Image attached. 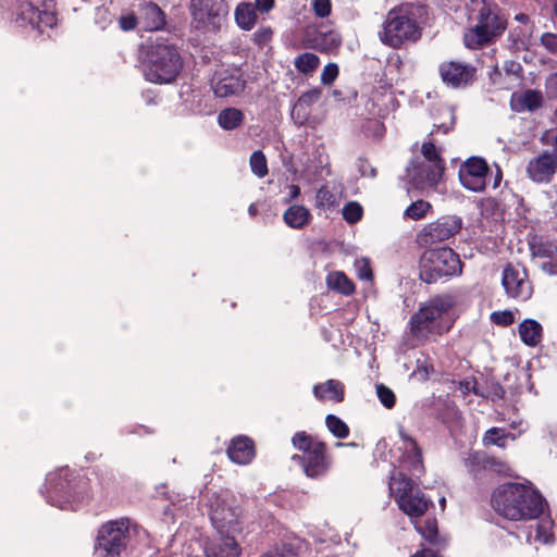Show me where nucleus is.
Listing matches in <instances>:
<instances>
[{
    "instance_id": "obj_28",
    "label": "nucleus",
    "mask_w": 557,
    "mask_h": 557,
    "mask_svg": "<svg viewBox=\"0 0 557 557\" xmlns=\"http://www.w3.org/2000/svg\"><path fill=\"white\" fill-rule=\"evenodd\" d=\"M531 255L534 258L557 259V245L552 242L543 240V239H534L530 244Z\"/></svg>"
},
{
    "instance_id": "obj_36",
    "label": "nucleus",
    "mask_w": 557,
    "mask_h": 557,
    "mask_svg": "<svg viewBox=\"0 0 557 557\" xmlns=\"http://www.w3.org/2000/svg\"><path fill=\"white\" fill-rule=\"evenodd\" d=\"M326 425L329 430L338 438H345L348 435V426L336 416L329 414L326 417Z\"/></svg>"
},
{
    "instance_id": "obj_43",
    "label": "nucleus",
    "mask_w": 557,
    "mask_h": 557,
    "mask_svg": "<svg viewBox=\"0 0 557 557\" xmlns=\"http://www.w3.org/2000/svg\"><path fill=\"white\" fill-rule=\"evenodd\" d=\"M423 537L430 543H436L437 524L434 520H425L423 527L419 528Z\"/></svg>"
},
{
    "instance_id": "obj_18",
    "label": "nucleus",
    "mask_w": 557,
    "mask_h": 557,
    "mask_svg": "<svg viewBox=\"0 0 557 557\" xmlns=\"http://www.w3.org/2000/svg\"><path fill=\"white\" fill-rule=\"evenodd\" d=\"M242 548L234 535L219 534L206 547L207 557H240Z\"/></svg>"
},
{
    "instance_id": "obj_15",
    "label": "nucleus",
    "mask_w": 557,
    "mask_h": 557,
    "mask_svg": "<svg viewBox=\"0 0 557 557\" xmlns=\"http://www.w3.org/2000/svg\"><path fill=\"white\" fill-rule=\"evenodd\" d=\"M22 15L39 32L47 27H52L57 23L55 15L50 11V7L41 0H29L22 10Z\"/></svg>"
},
{
    "instance_id": "obj_12",
    "label": "nucleus",
    "mask_w": 557,
    "mask_h": 557,
    "mask_svg": "<svg viewBox=\"0 0 557 557\" xmlns=\"http://www.w3.org/2000/svg\"><path fill=\"white\" fill-rule=\"evenodd\" d=\"M461 220L457 216L443 218L425 225L417 235L416 242L421 247H428L448 239L461 230Z\"/></svg>"
},
{
    "instance_id": "obj_5",
    "label": "nucleus",
    "mask_w": 557,
    "mask_h": 557,
    "mask_svg": "<svg viewBox=\"0 0 557 557\" xmlns=\"http://www.w3.org/2000/svg\"><path fill=\"white\" fill-rule=\"evenodd\" d=\"M190 27L201 34L218 33L228 14L226 0H190Z\"/></svg>"
},
{
    "instance_id": "obj_34",
    "label": "nucleus",
    "mask_w": 557,
    "mask_h": 557,
    "mask_svg": "<svg viewBox=\"0 0 557 557\" xmlns=\"http://www.w3.org/2000/svg\"><path fill=\"white\" fill-rule=\"evenodd\" d=\"M249 164L258 177H264L268 174L267 159L261 150H257L250 156Z\"/></svg>"
},
{
    "instance_id": "obj_11",
    "label": "nucleus",
    "mask_w": 557,
    "mask_h": 557,
    "mask_svg": "<svg viewBox=\"0 0 557 557\" xmlns=\"http://www.w3.org/2000/svg\"><path fill=\"white\" fill-rule=\"evenodd\" d=\"M240 509L233 500L220 495L211 503V521L219 534H234L240 531Z\"/></svg>"
},
{
    "instance_id": "obj_22",
    "label": "nucleus",
    "mask_w": 557,
    "mask_h": 557,
    "mask_svg": "<svg viewBox=\"0 0 557 557\" xmlns=\"http://www.w3.org/2000/svg\"><path fill=\"white\" fill-rule=\"evenodd\" d=\"M228 457L236 463L246 465L255 456L253 443L246 436H239L232 441L227 448Z\"/></svg>"
},
{
    "instance_id": "obj_6",
    "label": "nucleus",
    "mask_w": 557,
    "mask_h": 557,
    "mask_svg": "<svg viewBox=\"0 0 557 557\" xmlns=\"http://www.w3.org/2000/svg\"><path fill=\"white\" fill-rule=\"evenodd\" d=\"M505 29V20L490 7L483 5L479 12L478 23L465 33V45L470 49H479L491 44Z\"/></svg>"
},
{
    "instance_id": "obj_37",
    "label": "nucleus",
    "mask_w": 557,
    "mask_h": 557,
    "mask_svg": "<svg viewBox=\"0 0 557 557\" xmlns=\"http://www.w3.org/2000/svg\"><path fill=\"white\" fill-rule=\"evenodd\" d=\"M299 548L300 543L298 545L293 543H282L268 553H272L274 557H298Z\"/></svg>"
},
{
    "instance_id": "obj_46",
    "label": "nucleus",
    "mask_w": 557,
    "mask_h": 557,
    "mask_svg": "<svg viewBox=\"0 0 557 557\" xmlns=\"http://www.w3.org/2000/svg\"><path fill=\"white\" fill-rule=\"evenodd\" d=\"M338 75V66L334 63H329L321 74V81L325 85L332 84Z\"/></svg>"
},
{
    "instance_id": "obj_42",
    "label": "nucleus",
    "mask_w": 557,
    "mask_h": 557,
    "mask_svg": "<svg viewBox=\"0 0 557 557\" xmlns=\"http://www.w3.org/2000/svg\"><path fill=\"white\" fill-rule=\"evenodd\" d=\"M376 393H377V396H379L381 403L386 408H392L395 405V395H394L393 391L389 389L388 387H386L385 385H383V384L377 385Z\"/></svg>"
},
{
    "instance_id": "obj_51",
    "label": "nucleus",
    "mask_w": 557,
    "mask_h": 557,
    "mask_svg": "<svg viewBox=\"0 0 557 557\" xmlns=\"http://www.w3.org/2000/svg\"><path fill=\"white\" fill-rule=\"evenodd\" d=\"M541 42L549 52L557 55V35L546 33L541 37Z\"/></svg>"
},
{
    "instance_id": "obj_13",
    "label": "nucleus",
    "mask_w": 557,
    "mask_h": 557,
    "mask_svg": "<svg viewBox=\"0 0 557 557\" xmlns=\"http://www.w3.org/2000/svg\"><path fill=\"white\" fill-rule=\"evenodd\" d=\"M490 166L483 158L470 157L459 169V178L463 187L472 191H483L486 187Z\"/></svg>"
},
{
    "instance_id": "obj_41",
    "label": "nucleus",
    "mask_w": 557,
    "mask_h": 557,
    "mask_svg": "<svg viewBox=\"0 0 557 557\" xmlns=\"http://www.w3.org/2000/svg\"><path fill=\"white\" fill-rule=\"evenodd\" d=\"M521 103L529 110L536 109L542 104V96L539 91L528 90L521 97Z\"/></svg>"
},
{
    "instance_id": "obj_26",
    "label": "nucleus",
    "mask_w": 557,
    "mask_h": 557,
    "mask_svg": "<svg viewBox=\"0 0 557 557\" xmlns=\"http://www.w3.org/2000/svg\"><path fill=\"white\" fill-rule=\"evenodd\" d=\"M311 214L304 206H292L284 213L285 223L294 228H301L310 221Z\"/></svg>"
},
{
    "instance_id": "obj_44",
    "label": "nucleus",
    "mask_w": 557,
    "mask_h": 557,
    "mask_svg": "<svg viewBox=\"0 0 557 557\" xmlns=\"http://www.w3.org/2000/svg\"><path fill=\"white\" fill-rule=\"evenodd\" d=\"M320 98V91L319 90H311L306 94H304L299 99L297 104L295 106L294 110L301 109L304 107H309L313 102L318 101ZM295 111H293L294 113Z\"/></svg>"
},
{
    "instance_id": "obj_39",
    "label": "nucleus",
    "mask_w": 557,
    "mask_h": 557,
    "mask_svg": "<svg viewBox=\"0 0 557 557\" xmlns=\"http://www.w3.org/2000/svg\"><path fill=\"white\" fill-rule=\"evenodd\" d=\"M343 216L348 223H356L362 216V208L357 202H349L343 209Z\"/></svg>"
},
{
    "instance_id": "obj_53",
    "label": "nucleus",
    "mask_w": 557,
    "mask_h": 557,
    "mask_svg": "<svg viewBox=\"0 0 557 557\" xmlns=\"http://www.w3.org/2000/svg\"><path fill=\"white\" fill-rule=\"evenodd\" d=\"M274 0H256V7L261 12H268L273 8Z\"/></svg>"
},
{
    "instance_id": "obj_2",
    "label": "nucleus",
    "mask_w": 557,
    "mask_h": 557,
    "mask_svg": "<svg viewBox=\"0 0 557 557\" xmlns=\"http://www.w3.org/2000/svg\"><path fill=\"white\" fill-rule=\"evenodd\" d=\"M145 63L146 78L159 84H169L175 81L183 67V60L176 47L161 41L148 47Z\"/></svg>"
},
{
    "instance_id": "obj_14",
    "label": "nucleus",
    "mask_w": 557,
    "mask_h": 557,
    "mask_svg": "<svg viewBox=\"0 0 557 557\" xmlns=\"http://www.w3.org/2000/svg\"><path fill=\"white\" fill-rule=\"evenodd\" d=\"M528 176L535 183H548L557 173V156L544 151L527 165Z\"/></svg>"
},
{
    "instance_id": "obj_1",
    "label": "nucleus",
    "mask_w": 557,
    "mask_h": 557,
    "mask_svg": "<svg viewBox=\"0 0 557 557\" xmlns=\"http://www.w3.org/2000/svg\"><path fill=\"white\" fill-rule=\"evenodd\" d=\"M492 504L496 512L515 521L536 518L543 511L541 495L520 483L499 486L493 493Z\"/></svg>"
},
{
    "instance_id": "obj_21",
    "label": "nucleus",
    "mask_w": 557,
    "mask_h": 557,
    "mask_svg": "<svg viewBox=\"0 0 557 557\" xmlns=\"http://www.w3.org/2000/svg\"><path fill=\"white\" fill-rule=\"evenodd\" d=\"M139 24L145 30H157L164 26L165 15L156 3L146 2L140 5Z\"/></svg>"
},
{
    "instance_id": "obj_59",
    "label": "nucleus",
    "mask_w": 557,
    "mask_h": 557,
    "mask_svg": "<svg viewBox=\"0 0 557 557\" xmlns=\"http://www.w3.org/2000/svg\"><path fill=\"white\" fill-rule=\"evenodd\" d=\"M249 211L251 214H256L257 209L253 206H250Z\"/></svg>"
},
{
    "instance_id": "obj_3",
    "label": "nucleus",
    "mask_w": 557,
    "mask_h": 557,
    "mask_svg": "<svg viewBox=\"0 0 557 557\" xmlns=\"http://www.w3.org/2000/svg\"><path fill=\"white\" fill-rule=\"evenodd\" d=\"M419 269L420 278L432 284L443 276L459 273L461 263L458 255L450 248L431 249L421 256Z\"/></svg>"
},
{
    "instance_id": "obj_31",
    "label": "nucleus",
    "mask_w": 557,
    "mask_h": 557,
    "mask_svg": "<svg viewBox=\"0 0 557 557\" xmlns=\"http://www.w3.org/2000/svg\"><path fill=\"white\" fill-rule=\"evenodd\" d=\"M532 537L534 539L535 542H539L541 544H548L553 542L554 535L552 532V521L542 520L537 522L534 535L530 533L528 536V541L531 542Z\"/></svg>"
},
{
    "instance_id": "obj_27",
    "label": "nucleus",
    "mask_w": 557,
    "mask_h": 557,
    "mask_svg": "<svg viewBox=\"0 0 557 557\" xmlns=\"http://www.w3.org/2000/svg\"><path fill=\"white\" fill-rule=\"evenodd\" d=\"M243 122L244 113L236 108H226L218 115L219 125L226 131L237 128Z\"/></svg>"
},
{
    "instance_id": "obj_29",
    "label": "nucleus",
    "mask_w": 557,
    "mask_h": 557,
    "mask_svg": "<svg viewBox=\"0 0 557 557\" xmlns=\"http://www.w3.org/2000/svg\"><path fill=\"white\" fill-rule=\"evenodd\" d=\"M256 12L250 3L243 2L238 4L235 11V20L243 29H251L256 23Z\"/></svg>"
},
{
    "instance_id": "obj_10",
    "label": "nucleus",
    "mask_w": 557,
    "mask_h": 557,
    "mask_svg": "<svg viewBox=\"0 0 557 557\" xmlns=\"http://www.w3.org/2000/svg\"><path fill=\"white\" fill-rule=\"evenodd\" d=\"M454 306L450 296H437L431 299L411 318V332L417 337H426L433 330L434 322Z\"/></svg>"
},
{
    "instance_id": "obj_58",
    "label": "nucleus",
    "mask_w": 557,
    "mask_h": 557,
    "mask_svg": "<svg viewBox=\"0 0 557 557\" xmlns=\"http://www.w3.org/2000/svg\"><path fill=\"white\" fill-rule=\"evenodd\" d=\"M516 20H518L522 23H527L529 21V17L527 14L520 13L516 16Z\"/></svg>"
},
{
    "instance_id": "obj_33",
    "label": "nucleus",
    "mask_w": 557,
    "mask_h": 557,
    "mask_svg": "<svg viewBox=\"0 0 557 557\" xmlns=\"http://www.w3.org/2000/svg\"><path fill=\"white\" fill-rule=\"evenodd\" d=\"M319 65V58L313 53H302L296 61L295 66L301 73H310L314 71Z\"/></svg>"
},
{
    "instance_id": "obj_16",
    "label": "nucleus",
    "mask_w": 557,
    "mask_h": 557,
    "mask_svg": "<svg viewBox=\"0 0 557 557\" xmlns=\"http://www.w3.org/2000/svg\"><path fill=\"white\" fill-rule=\"evenodd\" d=\"M503 285L507 294L513 298L527 299L531 295L527 273L511 264H508L504 270Z\"/></svg>"
},
{
    "instance_id": "obj_35",
    "label": "nucleus",
    "mask_w": 557,
    "mask_h": 557,
    "mask_svg": "<svg viewBox=\"0 0 557 557\" xmlns=\"http://www.w3.org/2000/svg\"><path fill=\"white\" fill-rule=\"evenodd\" d=\"M431 209V205L424 200H417L412 202L405 211V215L412 220H419L425 216Z\"/></svg>"
},
{
    "instance_id": "obj_17",
    "label": "nucleus",
    "mask_w": 557,
    "mask_h": 557,
    "mask_svg": "<svg viewBox=\"0 0 557 557\" xmlns=\"http://www.w3.org/2000/svg\"><path fill=\"white\" fill-rule=\"evenodd\" d=\"M339 38L333 32L323 33L314 27H308L305 32L304 44L306 48L329 52L339 46Z\"/></svg>"
},
{
    "instance_id": "obj_30",
    "label": "nucleus",
    "mask_w": 557,
    "mask_h": 557,
    "mask_svg": "<svg viewBox=\"0 0 557 557\" xmlns=\"http://www.w3.org/2000/svg\"><path fill=\"white\" fill-rule=\"evenodd\" d=\"M327 285L330 288L345 295L351 294L355 289L354 284L341 272L331 273L327 276Z\"/></svg>"
},
{
    "instance_id": "obj_19",
    "label": "nucleus",
    "mask_w": 557,
    "mask_h": 557,
    "mask_svg": "<svg viewBox=\"0 0 557 557\" xmlns=\"http://www.w3.org/2000/svg\"><path fill=\"white\" fill-rule=\"evenodd\" d=\"M421 153L425 161L430 163L425 182L431 186L435 185L444 172V160L441 157V151L433 143L429 141L422 145Z\"/></svg>"
},
{
    "instance_id": "obj_57",
    "label": "nucleus",
    "mask_w": 557,
    "mask_h": 557,
    "mask_svg": "<svg viewBox=\"0 0 557 557\" xmlns=\"http://www.w3.org/2000/svg\"><path fill=\"white\" fill-rule=\"evenodd\" d=\"M290 199H296L300 195V188L297 185H290Z\"/></svg>"
},
{
    "instance_id": "obj_49",
    "label": "nucleus",
    "mask_w": 557,
    "mask_h": 557,
    "mask_svg": "<svg viewBox=\"0 0 557 557\" xmlns=\"http://www.w3.org/2000/svg\"><path fill=\"white\" fill-rule=\"evenodd\" d=\"M119 23L123 30H132L139 24V16H136L134 13H128L121 16Z\"/></svg>"
},
{
    "instance_id": "obj_38",
    "label": "nucleus",
    "mask_w": 557,
    "mask_h": 557,
    "mask_svg": "<svg viewBox=\"0 0 557 557\" xmlns=\"http://www.w3.org/2000/svg\"><path fill=\"white\" fill-rule=\"evenodd\" d=\"M318 207L330 208L336 205L335 195L325 186L321 187L315 196Z\"/></svg>"
},
{
    "instance_id": "obj_52",
    "label": "nucleus",
    "mask_w": 557,
    "mask_h": 557,
    "mask_svg": "<svg viewBox=\"0 0 557 557\" xmlns=\"http://www.w3.org/2000/svg\"><path fill=\"white\" fill-rule=\"evenodd\" d=\"M358 275L361 280H371L372 271L367 259L357 260Z\"/></svg>"
},
{
    "instance_id": "obj_61",
    "label": "nucleus",
    "mask_w": 557,
    "mask_h": 557,
    "mask_svg": "<svg viewBox=\"0 0 557 557\" xmlns=\"http://www.w3.org/2000/svg\"><path fill=\"white\" fill-rule=\"evenodd\" d=\"M554 144H555V147H556V149H557V135H556V138H555ZM555 156H557V153H556Z\"/></svg>"
},
{
    "instance_id": "obj_7",
    "label": "nucleus",
    "mask_w": 557,
    "mask_h": 557,
    "mask_svg": "<svg viewBox=\"0 0 557 557\" xmlns=\"http://www.w3.org/2000/svg\"><path fill=\"white\" fill-rule=\"evenodd\" d=\"M420 35L413 18L403 13L401 9H393L386 15L381 40L393 48H399L406 41H416Z\"/></svg>"
},
{
    "instance_id": "obj_8",
    "label": "nucleus",
    "mask_w": 557,
    "mask_h": 557,
    "mask_svg": "<svg viewBox=\"0 0 557 557\" xmlns=\"http://www.w3.org/2000/svg\"><path fill=\"white\" fill-rule=\"evenodd\" d=\"M129 541V523L120 519L104 523L98 531L95 553L98 557H120Z\"/></svg>"
},
{
    "instance_id": "obj_47",
    "label": "nucleus",
    "mask_w": 557,
    "mask_h": 557,
    "mask_svg": "<svg viewBox=\"0 0 557 557\" xmlns=\"http://www.w3.org/2000/svg\"><path fill=\"white\" fill-rule=\"evenodd\" d=\"M313 11L315 15L325 17L331 13V0H313Z\"/></svg>"
},
{
    "instance_id": "obj_25",
    "label": "nucleus",
    "mask_w": 557,
    "mask_h": 557,
    "mask_svg": "<svg viewBox=\"0 0 557 557\" xmlns=\"http://www.w3.org/2000/svg\"><path fill=\"white\" fill-rule=\"evenodd\" d=\"M519 335L525 345L534 347L542 339V325L534 320H524L519 325Z\"/></svg>"
},
{
    "instance_id": "obj_9",
    "label": "nucleus",
    "mask_w": 557,
    "mask_h": 557,
    "mask_svg": "<svg viewBox=\"0 0 557 557\" xmlns=\"http://www.w3.org/2000/svg\"><path fill=\"white\" fill-rule=\"evenodd\" d=\"M293 445L300 451L302 456H294L302 463L305 473L310 478H317L326 472L329 462L325 455V445L315 441L305 432L296 433L293 437Z\"/></svg>"
},
{
    "instance_id": "obj_48",
    "label": "nucleus",
    "mask_w": 557,
    "mask_h": 557,
    "mask_svg": "<svg viewBox=\"0 0 557 557\" xmlns=\"http://www.w3.org/2000/svg\"><path fill=\"white\" fill-rule=\"evenodd\" d=\"M406 440L408 441L409 443V446H410V451L412 454V466L414 468H422V451H421V448L418 446L417 442L413 441L412 438L410 437H406Z\"/></svg>"
},
{
    "instance_id": "obj_56",
    "label": "nucleus",
    "mask_w": 557,
    "mask_h": 557,
    "mask_svg": "<svg viewBox=\"0 0 557 557\" xmlns=\"http://www.w3.org/2000/svg\"><path fill=\"white\" fill-rule=\"evenodd\" d=\"M503 178L502 170L498 165H496V174L494 177V188L498 187Z\"/></svg>"
},
{
    "instance_id": "obj_55",
    "label": "nucleus",
    "mask_w": 557,
    "mask_h": 557,
    "mask_svg": "<svg viewBox=\"0 0 557 557\" xmlns=\"http://www.w3.org/2000/svg\"><path fill=\"white\" fill-rule=\"evenodd\" d=\"M412 557H440L431 549H422L421 552L416 553Z\"/></svg>"
},
{
    "instance_id": "obj_45",
    "label": "nucleus",
    "mask_w": 557,
    "mask_h": 557,
    "mask_svg": "<svg viewBox=\"0 0 557 557\" xmlns=\"http://www.w3.org/2000/svg\"><path fill=\"white\" fill-rule=\"evenodd\" d=\"M363 128H364V133L367 135L377 137V138L382 137L385 132V127H384L383 123L380 121H376V120L369 121L363 126Z\"/></svg>"
},
{
    "instance_id": "obj_60",
    "label": "nucleus",
    "mask_w": 557,
    "mask_h": 557,
    "mask_svg": "<svg viewBox=\"0 0 557 557\" xmlns=\"http://www.w3.org/2000/svg\"><path fill=\"white\" fill-rule=\"evenodd\" d=\"M261 557H274L272 553H265L264 555H262Z\"/></svg>"
},
{
    "instance_id": "obj_24",
    "label": "nucleus",
    "mask_w": 557,
    "mask_h": 557,
    "mask_svg": "<svg viewBox=\"0 0 557 557\" xmlns=\"http://www.w3.org/2000/svg\"><path fill=\"white\" fill-rule=\"evenodd\" d=\"M313 392L320 399H331L337 403L344 399V386L336 380H329L324 384L317 385Z\"/></svg>"
},
{
    "instance_id": "obj_50",
    "label": "nucleus",
    "mask_w": 557,
    "mask_h": 557,
    "mask_svg": "<svg viewBox=\"0 0 557 557\" xmlns=\"http://www.w3.org/2000/svg\"><path fill=\"white\" fill-rule=\"evenodd\" d=\"M491 319L494 323L506 326L513 322V314L511 311L494 312Z\"/></svg>"
},
{
    "instance_id": "obj_40",
    "label": "nucleus",
    "mask_w": 557,
    "mask_h": 557,
    "mask_svg": "<svg viewBox=\"0 0 557 557\" xmlns=\"http://www.w3.org/2000/svg\"><path fill=\"white\" fill-rule=\"evenodd\" d=\"M483 468L485 470L493 471L498 474H509V467L504 461L497 460L496 458L493 457H486L483 460Z\"/></svg>"
},
{
    "instance_id": "obj_20",
    "label": "nucleus",
    "mask_w": 557,
    "mask_h": 557,
    "mask_svg": "<svg viewBox=\"0 0 557 557\" xmlns=\"http://www.w3.org/2000/svg\"><path fill=\"white\" fill-rule=\"evenodd\" d=\"M441 76L444 82L453 86L468 83L473 76V70L457 62H448L441 66Z\"/></svg>"
},
{
    "instance_id": "obj_32",
    "label": "nucleus",
    "mask_w": 557,
    "mask_h": 557,
    "mask_svg": "<svg viewBox=\"0 0 557 557\" xmlns=\"http://www.w3.org/2000/svg\"><path fill=\"white\" fill-rule=\"evenodd\" d=\"M509 434H506L504 430L492 428L485 432L482 442L484 446L496 445L498 447H505V442Z\"/></svg>"
},
{
    "instance_id": "obj_54",
    "label": "nucleus",
    "mask_w": 557,
    "mask_h": 557,
    "mask_svg": "<svg viewBox=\"0 0 557 557\" xmlns=\"http://www.w3.org/2000/svg\"><path fill=\"white\" fill-rule=\"evenodd\" d=\"M554 260H550L549 262H544L542 268L544 271L548 272L549 274H556L557 273V267L553 262Z\"/></svg>"
},
{
    "instance_id": "obj_23",
    "label": "nucleus",
    "mask_w": 557,
    "mask_h": 557,
    "mask_svg": "<svg viewBox=\"0 0 557 557\" xmlns=\"http://www.w3.org/2000/svg\"><path fill=\"white\" fill-rule=\"evenodd\" d=\"M245 87L244 81L237 75L221 73L214 83V94L218 97H228L240 92Z\"/></svg>"
},
{
    "instance_id": "obj_4",
    "label": "nucleus",
    "mask_w": 557,
    "mask_h": 557,
    "mask_svg": "<svg viewBox=\"0 0 557 557\" xmlns=\"http://www.w3.org/2000/svg\"><path fill=\"white\" fill-rule=\"evenodd\" d=\"M389 492L399 509L412 518L421 517L429 508V500L404 473H393L389 480Z\"/></svg>"
}]
</instances>
